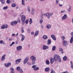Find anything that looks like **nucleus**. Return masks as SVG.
<instances>
[{
    "label": "nucleus",
    "instance_id": "obj_1",
    "mask_svg": "<svg viewBox=\"0 0 73 73\" xmlns=\"http://www.w3.org/2000/svg\"><path fill=\"white\" fill-rule=\"evenodd\" d=\"M54 58L55 62H56L57 61H58L59 62H61V59L59 55L55 54L54 57Z\"/></svg>",
    "mask_w": 73,
    "mask_h": 73
},
{
    "label": "nucleus",
    "instance_id": "obj_2",
    "mask_svg": "<svg viewBox=\"0 0 73 73\" xmlns=\"http://www.w3.org/2000/svg\"><path fill=\"white\" fill-rule=\"evenodd\" d=\"M30 59L33 61L32 63V65H35V62L36 61V58L34 56H32L30 57Z\"/></svg>",
    "mask_w": 73,
    "mask_h": 73
},
{
    "label": "nucleus",
    "instance_id": "obj_3",
    "mask_svg": "<svg viewBox=\"0 0 73 73\" xmlns=\"http://www.w3.org/2000/svg\"><path fill=\"white\" fill-rule=\"evenodd\" d=\"M52 15L53 13H46L44 14V15L45 16L47 17V18L48 19H50V16H52Z\"/></svg>",
    "mask_w": 73,
    "mask_h": 73
},
{
    "label": "nucleus",
    "instance_id": "obj_4",
    "mask_svg": "<svg viewBox=\"0 0 73 73\" xmlns=\"http://www.w3.org/2000/svg\"><path fill=\"white\" fill-rule=\"evenodd\" d=\"M21 20L22 22H25V19H26V17L24 15H22L21 16Z\"/></svg>",
    "mask_w": 73,
    "mask_h": 73
},
{
    "label": "nucleus",
    "instance_id": "obj_5",
    "mask_svg": "<svg viewBox=\"0 0 73 73\" xmlns=\"http://www.w3.org/2000/svg\"><path fill=\"white\" fill-rule=\"evenodd\" d=\"M28 60H29V57L27 56L25 58L23 61L24 64H26L28 62Z\"/></svg>",
    "mask_w": 73,
    "mask_h": 73
},
{
    "label": "nucleus",
    "instance_id": "obj_6",
    "mask_svg": "<svg viewBox=\"0 0 73 73\" xmlns=\"http://www.w3.org/2000/svg\"><path fill=\"white\" fill-rule=\"evenodd\" d=\"M63 44L65 46H66L68 45V43L67 42V41L65 40H63Z\"/></svg>",
    "mask_w": 73,
    "mask_h": 73
},
{
    "label": "nucleus",
    "instance_id": "obj_7",
    "mask_svg": "<svg viewBox=\"0 0 73 73\" xmlns=\"http://www.w3.org/2000/svg\"><path fill=\"white\" fill-rule=\"evenodd\" d=\"M49 48L48 46H46L45 45H44L43 46V50H46V49H48Z\"/></svg>",
    "mask_w": 73,
    "mask_h": 73
},
{
    "label": "nucleus",
    "instance_id": "obj_8",
    "mask_svg": "<svg viewBox=\"0 0 73 73\" xmlns=\"http://www.w3.org/2000/svg\"><path fill=\"white\" fill-rule=\"evenodd\" d=\"M21 58L17 59L15 61V64H19V63L21 62Z\"/></svg>",
    "mask_w": 73,
    "mask_h": 73
},
{
    "label": "nucleus",
    "instance_id": "obj_9",
    "mask_svg": "<svg viewBox=\"0 0 73 73\" xmlns=\"http://www.w3.org/2000/svg\"><path fill=\"white\" fill-rule=\"evenodd\" d=\"M21 49H22V46H19L17 47V50L18 51H19V50H21Z\"/></svg>",
    "mask_w": 73,
    "mask_h": 73
},
{
    "label": "nucleus",
    "instance_id": "obj_10",
    "mask_svg": "<svg viewBox=\"0 0 73 73\" xmlns=\"http://www.w3.org/2000/svg\"><path fill=\"white\" fill-rule=\"evenodd\" d=\"M51 37L52 38L53 40H54V41H56V38L54 35H51Z\"/></svg>",
    "mask_w": 73,
    "mask_h": 73
},
{
    "label": "nucleus",
    "instance_id": "obj_11",
    "mask_svg": "<svg viewBox=\"0 0 73 73\" xmlns=\"http://www.w3.org/2000/svg\"><path fill=\"white\" fill-rule=\"evenodd\" d=\"M5 54H4L2 56L1 58V61H4L5 60Z\"/></svg>",
    "mask_w": 73,
    "mask_h": 73
},
{
    "label": "nucleus",
    "instance_id": "obj_12",
    "mask_svg": "<svg viewBox=\"0 0 73 73\" xmlns=\"http://www.w3.org/2000/svg\"><path fill=\"white\" fill-rule=\"evenodd\" d=\"M5 66L6 67V68H8L9 66H11V62H9L6 64H4Z\"/></svg>",
    "mask_w": 73,
    "mask_h": 73
},
{
    "label": "nucleus",
    "instance_id": "obj_13",
    "mask_svg": "<svg viewBox=\"0 0 73 73\" xmlns=\"http://www.w3.org/2000/svg\"><path fill=\"white\" fill-rule=\"evenodd\" d=\"M67 18V15L66 14H65L64 15L63 17H62V20H65Z\"/></svg>",
    "mask_w": 73,
    "mask_h": 73
},
{
    "label": "nucleus",
    "instance_id": "obj_14",
    "mask_svg": "<svg viewBox=\"0 0 73 73\" xmlns=\"http://www.w3.org/2000/svg\"><path fill=\"white\" fill-rule=\"evenodd\" d=\"M21 36L22 37L21 41H23L25 40V36L22 34L21 35Z\"/></svg>",
    "mask_w": 73,
    "mask_h": 73
},
{
    "label": "nucleus",
    "instance_id": "obj_15",
    "mask_svg": "<svg viewBox=\"0 0 73 73\" xmlns=\"http://www.w3.org/2000/svg\"><path fill=\"white\" fill-rule=\"evenodd\" d=\"M46 28L48 29H50L51 28V25L50 24H48L47 25L46 27Z\"/></svg>",
    "mask_w": 73,
    "mask_h": 73
},
{
    "label": "nucleus",
    "instance_id": "obj_16",
    "mask_svg": "<svg viewBox=\"0 0 73 73\" xmlns=\"http://www.w3.org/2000/svg\"><path fill=\"white\" fill-rule=\"evenodd\" d=\"M39 33V31H36L34 35V37H36V36H37L38 35V33Z\"/></svg>",
    "mask_w": 73,
    "mask_h": 73
},
{
    "label": "nucleus",
    "instance_id": "obj_17",
    "mask_svg": "<svg viewBox=\"0 0 73 73\" xmlns=\"http://www.w3.org/2000/svg\"><path fill=\"white\" fill-rule=\"evenodd\" d=\"M54 62V59L53 58H51L50 59V63L51 64L53 63Z\"/></svg>",
    "mask_w": 73,
    "mask_h": 73
},
{
    "label": "nucleus",
    "instance_id": "obj_18",
    "mask_svg": "<svg viewBox=\"0 0 73 73\" xmlns=\"http://www.w3.org/2000/svg\"><path fill=\"white\" fill-rule=\"evenodd\" d=\"M51 44V40L50 39H49L47 42V45H49Z\"/></svg>",
    "mask_w": 73,
    "mask_h": 73
},
{
    "label": "nucleus",
    "instance_id": "obj_19",
    "mask_svg": "<svg viewBox=\"0 0 73 73\" xmlns=\"http://www.w3.org/2000/svg\"><path fill=\"white\" fill-rule=\"evenodd\" d=\"M42 38L44 40H46L48 38V36L46 35H44L42 36Z\"/></svg>",
    "mask_w": 73,
    "mask_h": 73
},
{
    "label": "nucleus",
    "instance_id": "obj_20",
    "mask_svg": "<svg viewBox=\"0 0 73 73\" xmlns=\"http://www.w3.org/2000/svg\"><path fill=\"white\" fill-rule=\"evenodd\" d=\"M35 12V10L34 9H33L31 10V14L32 15H34Z\"/></svg>",
    "mask_w": 73,
    "mask_h": 73
},
{
    "label": "nucleus",
    "instance_id": "obj_21",
    "mask_svg": "<svg viewBox=\"0 0 73 73\" xmlns=\"http://www.w3.org/2000/svg\"><path fill=\"white\" fill-rule=\"evenodd\" d=\"M10 70H11V73H15V70H14V69L13 68L11 67L10 68Z\"/></svg>",
    "mask_w": 73,
    "mask_h": 73
},
{
    "label": "nucleus",
    "instance_id": "obj_22",
    "mask_svg": "<svg viewBox=\"0 0 73 73\" xmlns=\"http://www.w3.org/2000/svg\"><path fill=\"white\" fill-rule=\"evenodd\" d=\"M50 70V68H46L44 69V70L46 72H49Z\"/></svg>",
    "mask_w": 73,
    "mask_h": 73
},
{
    "label": "nucleus",
    "instance_id": "obj_23",
    "mask_svg": "<svg viewBox=\"0 0 73 73\" xmlns=\"http://www.w3.org/2000/svg\"><path fill=\"white\" fill-rule=\"evenodd\" d=\"M33 70L35 71H36L38 70H39V68L38 67H36L33 68Z\"/></svg>",
    "mask_w": 73,
    "mask_h": 73
},
{
    "label": "nucleus",
    "instance_id": "obj_24",
    "mask_svg": "<svg viewBox=\"0 0 73 73\" xmlns=\"http://www.w3.org/2000/svg\"><path fill=\"white\" fill-rule=\"evenodd\" d=\"M63 60L64 61H66V60H68V59L67 58V57H66V56H65L63 58Z\"/></svg>",
    "mask_w": 73,
    "mask_h": 73
},
{
    "label": "nucleus",
    "instance_id": "obj_25",
    "mask_svg": "<svg viewBox=\"0 0 73 73\" xmlns=\"http://www.w3.org/2000/svg\"><path fill=\"white\" fill-rule=\"evenodd\" d=\"M70 63L71 64V67L72 69H73V63L72 61H71Z\"/></svg>",
    "mask_w": 73,
    "mask_h": 73
},
{
    "label": "nucleus",
    "instance_id": "obj_26",
    "mask_svg": "<svg viewBox=\"0 0 73 73\" xmlns=\"http://www.w3.org/2000/svg\"><path fill=\"white\" fill-rule=\"evenodd\" d=\"M45 62L46 65H49V64H50V62H49V60H46Z\"/></svg>",
    "mask_w": 73,
    "mask_h": 73
},
{
    "label": "nucleus",
    "instance_id": "obj_27",
    "mask_svg": "<svg viewBox=\"0 0 73 73\" xmlns=\"http://www.w3.org/2000/svg\"><path fill=\"white\" fill-rule=\"evenodd\" d=\"M22 3L23 5H25V0H22Z\"/></svg>",
    "mask_w": 73,
    "mask_h": 73
},
{
    "label": "nucleus",
    "instance_id": "obj_28",
    "mask_svg": "<svg viewBox=\"0 0 73 73\" xmlns=\"http://www.w3.org/2000/svg\"><path fill=\"white\" fill-rule=\"evenodd\" d=\"M8 8H9V7L8 6H5L3 7V9L4 10H6V9H8Z\"/></svg>",
    "mask_w": 73,
    "mask_h": 73
},
{
    "label": "nucleus",
    "instance_id": "obj_29",
    "mask_svg": "<svg viewBox=\"0 0 73 73\" xmlns=\"http://www.w3.org/2000/svg\"><path fill=\"white\" fill-rule=\"evenodd\" d=\"M16 6V3H13L11 5V7H15Z\"/></svg>",
    "mask_w": 73,
    "mask_h": 73
},
{
    "label": "nucleus",
    "instance_id": "obj_30",
    "mask_svg": "<svg viewBox=\"0 0 73 73\" xmlns=\"http://www.w3.org/2000/svg\"><path fill=\"white\" fill-rule=\"evenodd\" d=\"M27 10L29 12H30V11H31V10L30 9V7L29 6H28L27 7Z\"/></svg>",
    "mask_w": 73,
    "mask_h": 73
},
{
    "label": "nucleus",
    "instance_id": "obj_31",
    "mask_svg": "<svg viewBox=\"0 0 73 73\" xmlns=\"http://www.w3.org/2000/svg\"><path fill=\"white\" fill-rule=\"evenodd\" d=\"M73 37H71V39L70 40V43H72V42H73Z\"/></svg>",
    "mask_w": 73,
    "mask_h": 73
},
{
    "label": "nucleus",
    "instance_id": "obj_32",
    "mask_svg": "<svg viewBox=\"0 0 73 73\" xmlns=\"http://www.w3.org/2000/svg\"><path fill=\"white\" fill-rule=\"evenodd\" d=\"M56 46H53L52 48V50H56Z\"/></svg>",
    "mask_w": 73,
    "mask_h": 73
},
{
    "label": "nucleus",
    "instance_id": "obj_33",
    "mask_svg": "<svg viewBox=\"0 0 73 73\" xmlns=\"http://www.w3.org/2000/svg\"><path fill=\"white\" fill-rule=\"evenodd\" d=\"M68 12H70V11H71V6H69V8L68 9Z\"/></svg>",
    "mask_w": 73,
    "mask_h": 73
},
{
    "label": "nucleus",
    "instance_id": "obj_34",
    "mask_svg": "<svg viewBox=\"0 0 73 73\" xmlns=\"http://www.w3.org/2000/svg\"><path fill=\"white\" fill-rule=\"evenodd\" d=\"M32 19L30 18V20L29 21V24L30 25H31L32 23Z\"/></svg>",
    "mask_w": 73,
    "mask_h": 73
},
{
    "label": "nucleus",
    "instance_id": "obj_35",
    "mask_svg": "<svg viewBox=\"0 0 73 73\" xmlns=\"http://www.w3.org/2000/svg\"><path fill=\"white\" fill-rule=\"evenodd\" d=\"M16 69L18 71H19V70H20V67L18 66L17 67Z\"/></svg>",
    "mask_w": 73,
    "mask_h": 73
},
{
    "label": "nucleus",
    "instance_id": "obj_36",
    "mask_svg": "<svg viewBox=\"0 0 73 73\" xmlns=\"http://www.w3.org/2000/svg\"><path fill=\"white\" fill-rule=\"evenodd\" d=\"M11 25H12L13 26H15V24L14 23V22H11Z\"/></svg>",
    "mask_w": 73,
    "mask_h": 73
},
{
    "label": "nucleus",
    "instance_id": "obj_37",
    "mask_svg": "<svg viewBox=\"0 0 73 73\" xmlns=\"http://www.w3.org/2000/svg\"><path fill=\"white\" fill-rule=\"evenodd\" d=\"M1 3H2L3 4H5V0H1Z\"/></svg>",
    "mask_w": 73,
    "mask_h": 73
},
{
    "label": "nucleus",
    "instance_id": "obj_38",
    "mask_svg": "<svg viewBox=\"0 0 73 73\" xmlns=\"http://www.w3.org/2000/svg\"><path fill=\"white\" fill-rule=\"evenodd\" d=\"M25 21L26 24H28V22H29V19H27Z\"/></svg>",
    "mask_w": 73,
    "mask_h": 73
},
{
    "label": "nucleus",
    "instance_id": "obj_39",
    "mask_svg": "<svg viewBox=\"0 0 73 73\" xmlns=\"http://www.w3.org/2000/svg\"><path fill=\"white\" fill-rule=\"evenodd\" d=\"M39 23L40 24H42V19L41 18L40 20H39Z\"/></svg>",
    "mask_w": 73,
    "mask_h": 73
},
{
    "label": "nucleus",
    "instance_id": "obj_40",
    "mask_svg": "<svg viewBox=\"0 0 73 73\" xmlns=\"http://www.w3.org/2000/svg\"><path fill=\"white\" fill-rule=\"evenodd\" d=\"M17 21L18 23H20L21 22V21H20V18H18L17 19Z\"/></svg>",
    "mask_w": 73,
    "mask_h": 73
},
{
    "label": "nucleus",
    "instance_id": "obj_41",
    "mask_svg": "<svg viewBox=\"0 0 73 73\" xmlns=\"http://www.w3.org/2000/svg\"><path fill=\"white\" fill-rule=\"evenodd\" d=\"M15 43V42H12V43L10 45H9L10 46H12V45H13V44H14Z\"/></svg>",
    "mask_w": 73,
    "mask_h": 73
},
{
    "label": "nucleus",
    "instance_id": "obj_42",
    "mask_svg": "<svg viewBox=\"0 0 73 73\" xmlns=\"http://www.w3.org/2000/svg\"><path fill=\"white\" fill-rule=\"evenodd\" d=\"M27 33H31V31L30 30V29H27Z\"/></svg>",
    "mask_w": 73,
    "mask_h": 73
},
{
    "label": "nucleus",
    "instance_id": "obj_43",
    "mask_svg": "<svg viewBox=\"0 0 73 73\" xmlns=\"http://www.w3.org/2000/svg\"><path fill=\"white\" fill-rule=\"evenodd\" d=\"M4 27H5V28L6 29H7V28H8V25H4Z\"/></svg>",
    "mask_w": 73,
    "mask_h": 73
},
{
    "label": "nucleus",
    "instance_id": "obj_44",
    "mask_svg": "<svg viewBox=\"0 0 73 73\" xmlns=\"http://www.w3.org/2000/svg\"><path fill=\"white\" fill-rule=\"evenodd\" d=\"M61 38H62V40H64L65 39V37L64 36H61Z\"/></svg>",
    "mask_w": 73,
    "mask_h": 73
},
{
    "label": "nucleus",
    "instance_id": "obj_45",
    "mask_svg": "<svg viewBox=\"0 0 73 73\" xmlns=\"http://www.w3.org/2000/svg\"><path fill=\"white\" fill-rule=\"evenodd\" d=\"M1 29H5V27H4V25H2V26L1 27Z\"/></svg>",
    "mask_w": 73,
    "mask_h": 73
},
{
    "label": "nucleus",
    "instance_id": "obj_46",
    "mask_svg": "<svg viewBox=\"0 0 73 73\" xmlns=\"http://www.w3.org/2000/svg\"><path fill=\"white\" fill-rule=\"evenodd\" d=\"M50 73H55V72H54V71L53 70V69H51Z\"/></svg>",
    "mask_w": 73,
    "mask_h": 73
},
{
    "label": "nucleus",
    "instance_id": "obj_47",
    "mask_svg": "<svg viewBox=\"0 0 73 73\" xmlns=\"http://www.w3.org/2000/svg\"><path fill=\"white\" fill-rule=\"evenodd\" d=\"M56 4H58L59 3V1L58 0H56Z\"/></svg>",
    "mask_w": 73,
    "mask_h": 73
},
{
    "label": "nucleus",
    "instance_id": "obj_48",
    "mask_svg": "<svg viewBox=\"0 0 73 73\" xmlns=\"http://www.w3.org/2000/svg\"><path fill=\"white\" fill-rule=\"evenodd\" d=\"M19 72H20V73H23V70H22V69H21L20 70H19Z\"/></svg>",
    "mask_w": 73,
    "mask_h": 73
},
{
    "label": "nucleus",
    "instance_id": "obj_49",
    "mask_svg": "<svg viewBox=\"0 0 73 73\" xmlns=\"http://www.w3.org/2000/svg\"><path fill=\"white\" fill-rule=\"evenodd\" d=\"M14 25H16V24H17V21H14Z\"/></svg>",
    "mask_w": 73,
    "mask_h": 73
},
{
    "label": "nucleus",
    "instance_id": "obj_50",
    "mask_svg": "<svg viewBox=\"0 0 73 73\" xmlns=\"http://www.w3.org/2000/svg\"><path fill=\"white\" fill-rule=\"evenodd\" d=\"M7 3L8 4H9V3H10V0H7Z\"/></svg>",
    "mask_w": 73,
    "mask_h": 73
},
{
    "label": "nucleus",
    "instance_id": "obj_51",
    "mask_svg": "<svg viewBox=\"0 0 73 73\" xmlns=\"http://www.w3.org/2000/svg\"><path fill=\"white\" fill-rule=\"evenodd\" d=\"M35 67H36V65H34L32 66V68H35Z\"/></svg>",
    "mask_w": 73,
    "mask_h": 73
},
{
    "label": "nucleus",
    "instance_id": "obj_52",
    "mask_svg": "<svg viewBox=\"0 0 73 73\" xmlns=\"http://www.w3.org/2000/svg\"><path fill=\"white\" fill-rule=\"evenodd\" d=\"M59 51H60V52H62V51H63V49L61 48H60L59 49Z\"/></svg>",
    "mask_w": 73,
    "mask_h": 73
},
{
    "label": "nucleus",
    "instance_id": "obj_53",
    "mask_svg": "<svg viewBox=\"0 0 73 73\" xmlns=\"http://www.w3.org/2000/svg\"><path fill=\"white\" fill-rule=\"evenodd\" d=\"M27 64H28L29 65H31V63H30L29 62H27Z\"/></svg>",
    "mask_w": 73,
    "mask_h": 73
},
{
    "label": "nucleus",
    "instance_id": "obj_54",
    "mask_svg": "<svg viewBox=\"0 0 73 73\" xmlns=\"http://www.w3.org/2000/svg\"><path fill=\"white\" fill-rule=\"evenodd\" d=\"M3 40H1L0 41V43L1 44H3Z\"/></svg>",
    "mask_w": 73,
    "mask_h": 73
},
{
    "label": "nucleus",
    "instance_id": "obj_55",
    "mask_svg": "<svg viewBox=\"0 0 73 73\" xmlns=\"http://www.w3.org/2000/svg\"><path fill=\"white\" fill-rule=\"evenodd\" d=\"M31 35H34V32H31Z\"/></svg>",
    "mask_w": 73,
    "mask_h": 73
},
{
    "label": "nucleus",
    "instance_id": "obj_56",
    "mask_svg": "<svg viewBox=\"0 0 73 73\" xmlns=\"http://www.w3.org/2000/svg\"><path fill=\"white\" fill-rule=\"evenodd\" d=\"M65 12V10L64 11H62L60 13H64V12Z\"/></svg>",
    "mask_w": 73,
    "mask_h": 73
},
{
    "label": "nucleus",
    "instance_id": "obj_57",
    "mask_svg": "<svg viewBox=\"0 0 73 73\" xmlns=\"http://www.w3.org/2000/svg\"><path fill=\"white\" fill-rule=\"evenodd\" d=\"M71 35L72 37H73V32H72L71 33Z\"/></svg>",
    "mask_w": 73,
    "mask_h": 73
},
{
    "label": "nucleus",
    "instance_id": "obj_58",
    "mask_svg": "<svg viewBox=\"0 0 73 73\" xmlns=\"http://www.w3.org/2000/svg\"><path fill=\"white\" fill-rule=\"evenodd\" d=\"M21 30H23V29H24V27H21Z\"/></svg>",
    "mask_w": 73,
    "mask_h": 73
},
{
    "label": "nucleus",
    "instance_id": "obj_59",
    "mask_svg": "<svg viewBox=\"0 0 73 73\" xmlns=\"http://www.w3.org/2000/svg\"><path fill=\"white\" fill-rule=\"evenodd\" d=\"M43 16H44V15L43 14H42L41 15V17L42 18H43Z\"/></svg>",
    "mask_w": 73,
    "mask_h": 73
},
{
    "label": "nucleus",
    "instance_id": "obj_60",
    "mask_svg": "<svg viewBox=\"0 0 73 73\" xmlns=\"http://www.w3.org/2000/svg\"><path fill=\"white\" fill-rule=\"evenodd\" d=\"M21 31L22 32V33H24V29L21 30Z\"/></svg>",
    "mask_w": 73,
    "mask_h": 73
},
{
    "label": "nucleus",
    "instance_id": "obj_61",
    "mask_svg": "<svg viewBox=\"0 0 73 73\" xmlns=\"http://www.w3.org/2000/svg\"><path fill=\"white\" fill-rule=\"evenodd\" d=\"M59 7H62V4H59Z\"/></svg>",
    "mask_w": 73,
    "mask_h": 73
},
{
    "label": "nucleus",
    "instance_id": "obj_62",
    "mask_svg": "<svg viewBox=\"0 0 73 73\" xmlns=\"http://www.w3.org/2000/svg\"><path fill=\"white\" fill-rule=\"evenodd\" d=\"M15 35H15V34H12V36H15Z\"/></svg>",
    "mask_w": 73,
    "mask_h": 73
},
{
    "label": "nucleus",
    "instance_id": "obj_63",
    "mask_svg": "<svg viewBox=\"0 0 73 73\" xmlns=\"http://www.w3.org/2000/svg\"><path fill=\"white\" fill-rule=\"evenodd\" d=\"M62 73H68V72L66 71V72H62Z\"/></svg>",
    "mask_w": 73,
    "mask_h": 73
},
{
    "label": "nucleus",
    "instance_id": "obj_64",
    "mask_svg": "<svg viewBox=\"0 0 73 73\" xmlns=\"http://www.w3.org/2000/svg\"><path fill=\"white\" fill-rule=\"evenodd\" d=\"M62 73H68V72L66 71V72H62Z\"/></svg>",
    "mask_w": 73,
    "mask_h": 73
}]
</instances>
